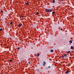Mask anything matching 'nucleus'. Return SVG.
<instances>
[{"mask_svg":"<svg viewBox=\"0 0 74 74\" xmlns=\"http://www.w3.org/2000/svg\"><path fill=\"white\" fill-rule=\"evenodd\" d=\"M52 10H53V9H47L45 10V11L47 12H52Z\"/></svg>","mask_w":74,"mask_h":74,"instance_id":"obj_1","label":"nucleus"},{"mask_svg":"<svg viewBox=\"0 0 74 74\" xmlns=\"http://www.w3.org/2000/svg\"><path fill=\"white\" fill-rule=\"evenodd\" d=\"M46 64V63L44 61L42 63V65L43 66H45V64Z\"/></svg>","mask_w":74,"mask_h":74,"instance_id":"obj_2","label":"nucleus"},{"mask_svg":"<svg viewBox=\"0 0 74 74\" xmlns=\"http://www.w3.org/2000/svg\"><path fill=\"white\" fill-rule=\"evenodd\" d=\"M22 26V24H19V25H17V26H18V27H20Z\"/></svg>","mask_w":74,"mask_h":74,"instance_id":"obj_3","label":"nucleus"},{"mask_svg":"<svg viewBox=\"0 0 74 74\" xmlns=\"http://www.w3.org/2000/svg\"><path fill=\"white\" fill-rule=\"evenodd\" d=\"M64 57H65V58H66V56H67V55H66V54H64Z\"/></svg>","mask_w":74,"mask_h":74,"instance_id":"obj_4","label":"nucleus"},{"mask_svg":"<svg viewBox=\"0 0 74 74\" xmlns=\"http://www.w3.org/2000/svg\"><path fill=\"white\" fill-rule=\"evenodd\" d=\"M55 3V0H53V1H52L53 3Z\"/></svg>","mask_w":74,"mask_h":74,"instance_id":"obj_5","label":"nucleus"},{"mask_svg":"<svg viewBox=\"0 0 74 74\" xmlns=\"http://www.w3.org/2000/svg\"><path fill=\"white\" fill-rule=\"evenodd\" d=\"M40 56V54L38 53L37 54V57H38V56Z\"/></svg>","mask_w":74,"mask_h":74,"instance_id":"obj_6","label":"nucleus"},{"mask_svg":"<svg viewBox=\"0 0 74 74\" xmlns=\"http://www.w3.org/2000/svg\"><path fill=\"white\" fill-rule=\"evenodd\" d=\"M71 49H73L74 48V47H73V46H71Z\"/></svg>","mask_w":74,"mask_h":74,"instance_id":"obj_7","label":"nucleus"},{"mask_svg":"<svg viewBox=\"0 0 74 74\" xmlns=\"http://www.w3.org/2000/svg\"><path fill=\"white\" fill-rule=\"evenodd\" d=\"M36 15H39V13L38 12H37L36 13Z\"/></svg>","mask_w":74,"mask_h":74,"instance_id":"obj_8","label":"nucleus"},{"mask_svg":"<svg viewBox=\"0 0 74 74\" xmlns=\"http://www.w3.org/2000/svg\"><path fill=\"white\" fill-rule=\"evenodd\" d=\"M69 42H70L71 43H72V41L71 40H70L69 41Z\"/></svg>","mask_w":74,"mask_h":74,"instance_id":"obj_9","label":"nucleus"},{"mask_svg":"<svg viewBox=\"0 0 74 74\" xmlns=\"http://www.w3.org/2000/svg\"><path fill=\"white\" fill-rule=\"evenodd\" d=\"M69 73V71H66L65 72V73Z\"/></svg>","mask_w":74,"mask_h":74,"instance_id":"obj_10","label":"nucleus"},{"mask_svg":"<svg viewBox=\"0 0 74 74\" xmlns=\"http://www.w3.org/2000/svg\"><path fill=\"white\" fill-rule=\"evenodd\" d=\"M70 53V51H69L67 52V53Z\"/></svg>","mask_w":74,"mask_h":74,"instance_id":"obj_11","label":"nucleus"},{"mask_svg":"<svg viewBox=\"0 0 74 74\" xmlns=\"http://www.w3.org/2000/svg\"><path fill=\"white\" fill-rule=\"evenodd\" d=\"M29 2H27V3H26V5H29Z\"/></svg>","mask_w":74,"mask_h":74,"instance_id":"obj_12","label":"nucleus"},{"mask_svg":"<svg viewBox=\"0 0 74 74\" xmlns=\"http://www.w3.org/2000/svg\"><path fill=\"white\" fill-rule=\"evenodd\" d=\"M52 14H55V12H52Z\"/></svg>","mask_w":74,"mask_h":74,"instance_id":"obj_13","label":"nucleus"},{"mask_svg":"<svg viewBox=\"0 0 74 74\" xmlns=\"http://www.w3.org/2000/svg\"><path fill=\"white\" fill-rule=\"evenodd\" d=\"M2 30H3V29H2V28H1L0 29V32H1V31H2Z\"/></svg>","mask_w":74,"mask_h":74,"instance_id":"obj_14","label":"nucleus"},{"mask_svg":"<svg viewBox=\"0 0 74 74\" xmlns=\"http://www.w3.org/2000/svg\"><path fill=\"white\" fill-rule=\"evenodd\" d=\"M20 49V47H18V48H17V49L18 50H19V49Z\"/></svg>","mask_w":74,"mask_h":74,"instance_id":"obj_15","label":"nucleus"},{"mask_svg":"<svg viewBox=\"0 0 74 74\" xmlns=\"http://www.w3.org/2000/svg\"><path fill=\"white\" fill-rule=\"evenodd\" d=\"M51 52H53V50H51Z\"/></svg>","mask_w":74,"mask_h":74,"instance_id":"obj_16","label":"nucleus"},{"mask_svg":"<svg viewBox=\"0 0 74 74\" xmlns=\"http://www.w3.org/2000/svg\"><path fill=\"white\" fill-rule=\"evenodd\" d=\"M10 25H12V22H11V23H10Z\"/></svg>","mask_w":74,"mask_h":74,"instance_id":"obj_17","label":"nucleus"},{"mask_svg":"<svg viewBox=\"0 0 74 74\" xmlns=\"http://www.w3.org/2000/svg\"><path fill=\"white\" fill-rule=\"evenodd\" d=\"M28 63H29V64H30V62L29 61V62H28Z\"/></svg>","mask_w":74,"mask_h":74,"instance_id":"obj_18","label":"nucleus"},{"mask_svg":"<svg viewBox=\"0 0 74 74\" xmlns=\"http://www.w3.org/2000/svg\"><path fill=\"white\" fill-rule=\"evenodd\" d=\"M12 60H10V62H12Z\"/></svg>","mask_w":74,"mask_h":74,"instance_id":"obj_19","label":"nucleus"},{"mask_svg":"<svg viewBox=\"0 0 74 74\" xmlns=\"http://www.w3.org/2000/svg\"><path fill=\"white\" fill-rule=\"evenodd\" d=\"M3 10H1V13H3Z\"/></svg>","mask_w":74,"mask_h":74,"instance_id":"obj_20","label":"nucleus"},{"mask_svg":"<svg viewBox=\"0 0 74 74\" xmlns=\"http://www.w3.org/2000/svg\"><path fill=\"white\" fill-rule=\"evenodd\" d=\"M61 30H63V29L61 28Z\"/></svg>","mask_w":74,"mask_h":74,"instance_id":"obj_21","label":"nucleus"},{"mask_svg":"<svg viewBox=\"0 0 74 74\" xmlns=\"http://www.w3.org/2000/svg\"><path fill=\"white\" fill-rule=\"evenodd\" d=\"M21 17H22V18H23V16H21Z\"/></svg>","mask_w":74,"mask_h":74,"instance_id":"obj_22","label":"nucleus"},{"mask_svg":"<svg viewBox=\"0 0 74 74\" xmlns=\"http://www.w3.org/2000/svg\"><path fill=\"white\" fill-rule=\"evenodd\" d=\"M51 67V66H49V67H48V68H50Z\"/></svg>","mask_w":74,"mask_h":74,"instance_id":"obj_23","label":"nucleus"},{"mask_svg":"<svg viewBox=\"0 0 74 74\" xmlns=\"http://www.w3.org/2000/svg\"><path fill=\"white\" fill-rule=\"evenodd\" d=\"M62 57H63V58H64V56H63Z\"/></svg>","mask_w":74,"mask_h":74,"instance_id":"obj_24","label":"nucleus"},{"mask_svg":"<svg viewBox=\"0 0 74 74\" xmlns=\"http://www.w3.org/2000/svg\"><path fill=\"white\" fill-rule=\"evenodd\" d=\"M64 0H61L62 1H63Z\"/></svg>","mask_w":74,"mask_h":74,"instance_id":"obj_25","label":"nucleus"},{"mask_svg":"<svg viewBox=\"0 0 74 74\" xmlns=\"http://www.w3.org/2000/svg\"><path fill=\"white\" fill-rule=\"evenodd\" d=\"M73 41H74V40H73Z\"/></svg>","mask_w":74,"mask_h":74,"instance_id":"obj_26","label":"nucleus"}]
</instances>
